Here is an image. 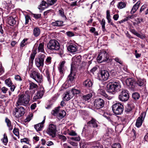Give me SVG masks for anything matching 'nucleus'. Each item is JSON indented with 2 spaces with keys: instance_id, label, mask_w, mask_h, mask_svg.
I'll list each match as a JSON object with an SVG mask.
<instances>
[{
  "instance_id": "obj_61",
  "label": "nucleus",
  "mask_w": 148,
  "mask_h": 148,
  "mask_svg": "<svg viewBox=\"0 0 148 148\" xmlns=\"http://www.w3.org/2000/svg\"><path fill=\"white\" fill-rule=\"evenodd\" d=\"M34 17L36 19H38L40 18L41 16V14H33Z\"/></svg>"
},
{
  "instance_id": "obj_46",
  "label": "nucleus",
  "mask_w": 148,
  "mask_h": 148,
  "mask_svg": "<svg viewBox=\"0 0 148 148\" xmlns=\"http://www.w3.org/2000/svg\"><path fill=\"white\" fill-rule=\"evenodd\" d=\"M51 57H48L45 61V63L46 64H49L51 62Z\"/></svg>"
},
{
  "instance_id": "obj_37",
  "label": "nucleus",
  "mask_w": 148,
  "mask_h": 148,
  "mask_svg": "<svg viewBox=\"0 0 148 148\" xmlns=\"http://www.w3.org/2000/svg\"><path fill=\"white\" fill-rule=\"evenodd\" d=\"M132 110V108L131 105L127 104L126 107L125 109V112L126 113H128L129 112H130Z\"/></svg>"
},
{
  "instance_id": "obj_38",
  "label": "nucleus",
  "mask_w": 148,
  "mask_h": 148,
  "mask_svg": "<svg viewBox=\"0 0 148 148\" xmlns=\"http://www.w3.org/2000/svg\"><path fill=\"white\" fill-rule=\"evenodd\" d=\"M60 108V107L56 108L54 110L52 111L51 114L54 115H56L58 113Z\"/></svg>"
},
{
  "instance_id": "obj_41",
  "label": "nucleus",
  "mask_w": 148,
  "mask_h": 148,
  "mask_svg": "<svg viewBox=\"0 0 148 148\" xmlns=\"http://www.w3.org/2000/svg\"><path fill=\"white\" fill-rule=\"evenodd\" d=\"M46 73V76L47 78L48 81L49 82V83L50 84L51 83V79L50 78V75L49 74V73L47 70H46L45 71Z\"/></svg>"
},
{
  "instance_id": "obj_1",
  "label": "nucleus",
  "mask_w": 148,
  "mask_h": 148,
  "mask_svg": "<svg viewBox=\"0 0 148 148\" xmlns=\"http://www.w3.org/2000/svg\"><path fill=\"white\" fill-rule=\"evenodd\" d=\"M31 94V91L29 90L26 91L24 93L19 94L17 97L16 106H27L30 101Z\"/></svg>"
},
{
  "instance_id": "obj_18",
  "label": "nucleus",
  "mask_w": 148,
  "mask_h": 148,
  "mask_svg": "<svg viewBox=\"0 0 148 148\" xmlns=\"http://www.w3.org/2000/svg\"><path fill=\"white\" fill-rule=\"evenodd\" d=\"M17 18L12 16H10L8 18V24L11 26H13L16 23Z\"/></svg>"
},
{
  "instance_id": "obj_21",
  "label": "nucleus",
  "mask_w": 148,
  "mask_h": 148,
  "mask_svg": "<svg viewBox=\"0 0 148 148\" xmlns=\"http://www.w3.org/2000/svg\"><path fill=\"white\" fill-rule=\"evenodd\" d=\"M140 2V1H138L133 7L130 12L132 14H134L138 9Z\"/></svg>"
},
{
  "instance_id": "obj_44",
  "label": "nucleus",
  "mask_w": 148,
  "mask_h": 148,
  "mask_svg": "<svg viewBox=\"0 0 148 148\" xmlns=\"http://www.w3.org/2000/svg\"><path fill=\"white\" fill-rule=\"evenodd\" d=\"M28 39L27 38H25L21 42L20 44V46L21 47H23L25 45H26L27 44L26 43V42Z\"/></svg>"
},
{
  "instance_id": "obj_43",
  "label": "nucleus",
  "mask_w": 148,
  "mask_h": 148,
  "mask_svg": "<svg viewBox=\"0 0 148 148\" xmlns=\"http://www.w3.org/2000/svg\"><path fill=\"white\" fill-rule=\"evenodd\" d=\"M112 148H121V147L120 143H117L113 144L112 146Z\"/></svg>"
},
{
  "instance_id": "obj_11",
  "label": "nucleus",
  "mask_w": 148,
  "mask_h": 148,
  "mask_svg": "<svg viewBox=\"0 0 148 148\" xmlns=\"http://www.w3.org/2000/svg\"><path fill=\"white\" fill-rule=\"evenodd\" d=\"M45 57V55L42 54L39 58L35 59V64L37 67L39 68L41 66L43 67L44 66V60Z\"/></svg>"
},
{
  "instance_id": "obj_7",
  "label": "nucleus",
  "mask_w": 148,
  "mask_h": 148,
  "mask_svg": "<svg viewBox=\"0 0 148 148\" xmlns=\"http://www.w3.org/2000/svg\"><path fill=\"white\" fill-rule=\"evenodd\" d=\"M47 47L51 50H58L60 48V45L57 41L52 40H50L47 44Z\"/></svg>"
},
{
  "instance_id": "obj_8",
  "label": "nucleus",
  "mask_w": 148,
  "mask_h": 148,
  "mask_svg": "<svg viewBox=\"0 0 148 148\" xmlns=\"http://www.w3.org/2000/svg\"><path fill=\"white\" fill-rule=\"evenodd\" d=\"M109 58L108 54L106 53V51L103 50L99 53L97 59L99 62H101L107 61Z\"/></svg>"
},
{
  "instance_id": "obj_47",
  "label": "nucleus",
  "mask_w": 148,
  "mask_h": 148,
  "mask_svg": "<svg viewBox=\"0 0 148 148\" xmlns=\"http://www.w3.org/2000/svg\"><path fill=\"white\" fill-rule=\"evenodd\" d=\"M13 133L16 136H19V132L18 129L14 128L13 130Z\"/></svg>"
},
{
  "instance_id": "obj_52",
  "label": "nucleus",
  "mask_w": 148,
  "mask_h": 148,
  "mask_svg": "<svg viewBox=\"0 0 148 148\" xmlns=\"http://www.w3.org/2000/svg\"><path fill=\"white\" fill-rule=\"evenodd\" d=\"M67 35L69 37H71L74 36V34L72 32L68 31L66 32Z\"/></svg>"
},
{
  "instance_id": "obj_4",
  "label": "nucleus",
  "mask_w": 148,
  "mask_h": 148,
  "mask_svg": "<svg viewBox=\"0 0 148 148\" xmlns=\"http://www.w3.org/2000/svg\"><path fill=\"white\" fill-rule=\"evenodd\" d=\"M113 113L116 115H120L124 110L123 105L121 103H117L114 104L112 107Z\"/></svg>"
},
{
  "instance_id": "obj_13",
  "label": "nucleus",
  "mask_w": 148,
  "mask_h": 148,
  "mask_svg": "<svg viewBox=\"0 0 148 148\" xmlns=\"http://www.w3.org/2000/svg\"><path fill=\"white\" fill-rule=\"evenodd\" d=\"M45 90L44 88L43 87H41L40 90H38L37 92L35 94L33 98V100L34 101L37 100L41 98L45 93Z\"/></svg>"
},
{
  "instance_id": "obj_28",
  "label": "nucleus",
  "mask_w": 148,
  "mask_h": 148,
  "mask_svg": "<svg viewBox=\"0 0 148 148\" xmlns=\"http://www.w3.org/2000/svg\"><path fill=\"white\" fill-rule=\"evenodd\" d=\"M40 30L39 27H35L33 29V35L35 37H38L40 34Z\"/></svg>"
},
{
  "instance_id": "obj_32",
  "label": "nucleus",
  "mask_w": 148,
  "mask_h": 148,
  "mask_svg": "<svg viewBox=\"0 0 148 148\" xmlns=\"http://www.w3.org/2000/svg\"><path fill=\"white\" fill-rule=\"evenodd\" d=\"M92 97V95L91 93H89L86 95H83L82 96V99L85 101H87L89 100Z\"/></svg>"
},
{
  "instance_id": "obj_42",
  "label": "nucleus",
  "mask_w": 148,
  "mask_h": 148,
  "mask_svg": "<svg viewBox=\"0 0 148 148\" xmlns=\"http://www.w3.org/2000/svg\"><path fill=\"white\" fill-rule=\"evenodd\" d=\"M33 116V115L32 114H30L28 115L26 118L24 120V121L25 123L28 122L32 119Z\"/></svg>"
},
{
  "instance_id": "obj_15",
  "label": "nucleus",
  "mask_w": 148,
  "mask_h": 148,
  "mask_svg": "<svg viewBox=\"0 0 148 148\" xmlns=\"http://www.w3.org/2000/svg\"><path fill=\"white\" fill-rule=\"evenodd\" d=\"M146 114L145 112L142 113L140 116L136 120V126L139 127H140L142 124L144 118L145 117Z\"/></svg>"
},
{
  "instance_id": "obj_22",
  "label": "nucleus",
  "mask_w": 148,
  "mask_h": 148,
  "mask_svg": "<svg viewBox=\"0 0 148 148\" xmlns=\"http://www.w3.org/2000/svg\"><path fill=\"white\" fill-rule=\"evenodd\" d=\"M44 122L45 121L44 120L41 123L34 125V128L37 131H39L42 130L43 127V124Z\"/></svg>"
},
{
  "instance_id": "obj_34",
  "label": "nucleus",
  "mask_w": 148,
  "mask_h": 148,
  "mask_svg": "<svg viewBox=\"0 0 148 148\" xmlns=\"http://www.w3.org/2000/svg\"><path fill=\"white\" fill-rule=\"evenodd\" d=\"M5 121L9 127V130H12L13 129V126L11 125L10 121L8 118H6L5 119Z\"/></svg>"
},
{
  "instance_id": "obj_24",
  "label": "nucleus",
  "mask_w": 148,
  "mask_h": 148,
  "mask_svg": "<svg viewBox=\"0 0 148 148\" xmlns=\"http://www.w3.org/2000/svg\"><path fill=\"white\" fill-rule=\"evenodd\" d=\"M63 21L60 20H58L54 22H53L51 23V25L53 26L60 27L63 25Z\"/></svg>"
},
{
  "instance_id": "obj_64",
  "label": "nucleus",
  "mask_w": 148,
  "mask_h": 148,
  "mask_svg": "<svg viewBox=\"0 0 148 148\" xmlns=\"http://www.w3.org/2000/svg\"><path fill=\"white\" fill-rule=\"evenodd\" d=\"M119 16L118 14H114L113 16V18L115 21H116L118 20L119 18Z\"/></svg>"
},
{
  "instance_id": "obj_5",
  "label": "nucleus",
  "mask_w": 148,
  "mask_h": 148,
  "mask_svg": "<svg viewBox=\"0 0 148 148\" xmlns=\"http://www.w3.org/2000/svg\"><path fill=\"white\" fill-rule=\"evenodd\" d=\"M108 72L104 69H101L97 73V76L99 79L102 81H106L110 77Z\"/></svg>"
},
{
  "instance_id": "obj_55",
  "label": "nucleus",
  "mask_w": 148,
  "mask_h": 148,
  "mask_svg": "<svg viewBox=\"0 0 148 148\" xmlns=\"http://www.w3.org/2000/svg\"><path fill=\"white\" fill-rule=\"evenodd\" d=\"M59 138L60 139H61L64 141H65L66 140V137L63 135H60L59 136Z\"/></svg>"
},
{
  "instance_id": "obj_6",
  "label": "nucleus",
  "mask_w": 148,
  "mask_h": 148,
  "mask_svg": "<svg viewBox=\"0 0 148 148\" xmlns=\"http://www.w3.org/2000/svg\"><path fill=\"white\" fill-rule=\"evenodd\" d=\"M31 77L34 79L39 84H40L43 82V77L39 72L36 71H32L30 75Z\"/></svg>"
},
{
  "instance_id": "obj_23",
  "label": "nucleus",
  "mask_w": 148,
  "mask_h": 148,
  "mask_svg": "<svg viewBox=\"0 0 148 148\" xmlns=\"http://www.w3.org/2000/svg\"><path fill=\"white\" fill-rule=\"evenodd\" d=\"M73 97V95L70 91V92H67L65 94L64 96V98L67 101H69Z\"/></svg>"
},
{
  "instance_id": "obj_35",
  "label": "nucleus",
  "mask_w": 148,
  "mask_h": 148,
  "mask_svg": "<svg viewBox=\"0 0 148 148\" xmlns=\"http://www.w3.org/2000/svg\"><path fill=\"white\" fill-rule=\"evenodd\" d=\"M71 92L72 93V94L73 95V96L75 94L77 95L79 94L81 92L80 90L74 88H72L71 90Z\"/></svg>"
},
{
  "instance_id": "obj_29",
  "label": "nucleus",
  "mask_w": 148,
  "mask_h": 148,
  "mask_svg": "<svg viewBox=\"0 0 148 148\" xmlns=\"http://www.w3.org/2000/svg\"><path fill=\"white\" fill-rule=\"evenodd\" d=\"M38 87V86L37 84H36L34 82L29 81V89L33 90L37 89Z\"/></svg>"
},
{
  "instance_id": "obj_30",
  "label": "nucleus",
  "mask_w": 148,
  "mask_h": 148,
  "mask_svg": "<svg viewBox=\"0 0 148 148\" xmlns=\"http://www.w3.org/2000/svg\"><path fill=\"white\" fill-rule=\"evenodd\" d=\"M127 4L126 2H119L117 5V7L119 8L120 9L126 7Z\"/></svg>"
},
{
  "instance_id": "obj_33",
  "label": "nucleus",
  "mask_w": 148,
  "mask_h": 148,
  "mask_svg": "<svg viewBox=\"0 0 148 148\" xmlns=\"http://www.w3.org/2000/svg\"><path fill=\"white\" fill-rule=\"evenodd\" d=\"M59 14L62 18H64L65 19H66V17L65 14L64 10L62 8H61L59 10Z\"/></svg>"
},
{
  "instance_id": "obj_49",
  "label": "nucleus",
  "mask_w": 148,
  "mask_h": 148,
  "mask_svg": "<svg viewBox=\"0 0 148 148\" xmlns=\"http://www.w3.org/2000/svg\"><path fill=\"white\" fill-rule=\"evenodd\" d=\"M136 16L135 14H132L131 15H129L125 18V20L127 21L130 19H132L134 18V17H136Z\"/></svg>"
},
{
  "instance_id": "obj_54",
  "label": "nucleus",
  "mask_w": 148,
  "mask_h": 148,
  "mask_svg": "<svg viewBox=\"0 0 148 148\" xmlns=\"http://www.w3.org/2000/svg\"><path fill=\"white\" fill-rule=\"evenodd\" d=\"M91 148H103L101 145L98 144L96 146H93Z\"/></svg>"
},
{
  "instance_id": "obj_27",
  "label": "nucleus",
  "mask_w": 148,
  "mask_h": 148,
  "mask_svg": "<svg viewBox=\"0 0 148 148\" xmlns=\"http://www.w3.org/2000/svg\"><path fill=\"white\" fill-rule=\"evenodd\" d=\"M44 42H42L40 43L38 47V52L44 53L45 52L44 49Z\"/></svg>"
},
{
  "instance_id": "obj_17",
  "label": "nucleus",
  "mask_w": 148,
  "mask_h": 148,
  "mask_svg": "<svg viewBox=\"0 0 148 148\" xmlns=\"http://www.w3.org/2000/svg\"><path fill=\"white\" fill-rule=\"evenodd\" d=\"M93 84L92 81L88 79L85 80L83 83V86L86 88L91 87L92 86Z\"/></svg>"
},
{
  "instance_id": "obj_60",
  "label": "nucleus",
  "mask_w": 148,
  "mask_h": 148,
  "mask_svg": "<svg viewBox=\"0 0 148 148\" xmlns=\"http://www.w3.org/2000/svg\"><path fill=\"white\" fill-rule=\"evenodd\" d=\"M30 19L28 15L25 16V24H27L29 22V20Z\"/></svg>"
},
{
  "instance_id": "obj_26",
  "label": "nucleus",
  "mask_w": 148,
  "mask_h": 148,
  "mask_svg": "<svg viewBox=\"0 0 148 148\" xmlns=\"http://www.w3.org/2000/svg\"><path fill=\"white\" fill-rule=\"evenodd\" d=\"M66 112L64 110H61L57 116V118L59 120L63 118L66 115Z\"/></svg>"
},
{
  "instance_id": "obj_53",
  "label": "nucleus",
  "mask_w": 148,
  "mask_h": 148,
  "mask_svg": "<svg viewBox=\"0 0 148 148\" xmlns=\"http://www.w3.org/2000/svg\"><path fill=\"white\" fill-rule=\"evenodd\" d=\"M104 117L108 120V121H110L111 123L113 122L112 118L111 116H105Z\"/></svg>"
},
{
  "instance_id": "obj_62",
  "label": "nucleus",
  "mask_w": 148,
  "mask_h": 148,
  "mask_svg": "<svg viewBox=\"0 0 148 148\" xmlns=\"http://www.w3.org/2000/svg\"><path fill=\"white\" fill-rule=\"evenodd\" d=\"M59 50V53L60 54V56L61 57H62V56L63 55V53H64V51L63 49H59L58 50Z\"/></svg>"
},
{
  "instance_id": "obj_58",
  "label": "nucleus",
  "mask_w": 148,
  "mask_h": 148,
  "mask_svg": "<svg viewBox=\"0 0 148 148\" xmlns=\"http://www.w3.org/2000/svg\"><path fill=\"white\" fill-rule=\"evenodd\" d=\"M69 134L71 136H75L77 135V133L74 131H71L69 133Z\"/></svg>"
},
{
  "instance_id": "obj_63",
  "label": "nucleus",
  "mask_w": 148,
  "mask_h": 148,
  "mask_svg": "<svg viewBox=\"0 0 148 148\" xmlns=\"http://www.w3.org/2000/svg\"><path fill=\"white\" fill-rule=\"evenodd\" d=\"M65 63V61H62L60 64L59 67L63 68V67L64 66V64Z\"/></svg>"
},
{
  "instance_id": "obj_12",
  "label": "nucleus",
  "mask_w": 148,
  "mask_h": 148,
  "mask_svg": "<svg viewBox=\"0 0 148 148\" xmlns=\"http://www.w3.org/2000/svg\"><path fill=\"white\" fill-rule=\"evenodd\" d=\"M25 109L22 106H20L15 109L14 116L17 118H19L23 116L25 113Z\"/></svg>"
},
{
  "instance_id": "obj_25",
  "label": "nucleus",
  "mask_w": 148,
  "mask_h": 148,
  "mask_svg": "<svg viewBox=\"0 0 148 148\" xmlns=\"http://www.w3.org/2000/svg\"><path fill=\"white\" fill-rule=\"evenodd\" d=\"M75 75V73L73 72L72 68L71 67L70 73L68 77V79L71 82H72L74 79V76Z\"/></svg>"
},
{
  "instance_id": "obj_48",
  "label": "nucleus",
  "mask_w": 148,
  "mask_h": 148,
  "mask_svg": "<svg viewBox=\"0 0 148 148\" xmlns=\"http://www.w3.org/2000/svg\"><path fill=\"white\" fill-rule=\"evenodd\" d=\"M75 60H74L76 62V63L79 64L81 61V57L79 56L75 57Z\"/></svg>"
},
{
  "instance_id": "obj_20",
  "label": "nucleus",
  "mask_w": 148,
  "mask_h": 148,
  "mask_svg": "<svg viewBox=\"0 0 148 148\" xmlns=\"http://www.w3.org/2000/svg\"><path fill=\"white\" fill-rule=\"evenodd\" d=\"M98 92L100 94L105 97L106 98L109 100L112 99V97L109 96L106 93L105 91L102 89H99L98 91Z\"/></svg>"
},
{
  "instance_id": "obj_19",
  "label": "nucleus",
  "mask_w": 148,
  "mask_h": 148,
  "mask_svg": "<svg viewBox=\"0 0 148 148\" xmlns=\"http://www.w3.org/2000/svg\"><path fill=\"white\" fill-rule=\"evenodd\" d=\"M77 49V47L75 45H69L67 47L68 50L71 53L76 52Z\"/></svg>"
},
{
  "instance_id": "obj_2",
  "label": "nucleus",
  "mask_w": 148,
  "mask_h": 148,
  "mask_svg": "<svg viewBox=\"0 0 148 148\" xmlns=\"http://www.w3.org/2000/svg\"><path fill=\"white\" fill-rule=\"evenodd\" d=\"M107 87L108 92L114 94L120 90L121 86L119 81L114 80L110 82L107 85Z\"/></svg>"
},
{
  "instance_id": "obj_10",
  "label": "nucleus",
  "mask_w": 148,
  "mask_h": 148,
  "mask_svg": "<svg viewBox=\"0 0 148 148\" xmlns=\"http://www.w3.org/2000/svg\"><path fill=\"white\" fill-rule=\"evenodd\" d=\"M57 131L56 126L53 124H51L47 130V132L50 136L54 138L56 136Z\"/></svg>"
},
{
  "instance_id": "obj_50",
  "label": "nucleus",
  "mask_w": 148,
  "mask_h": 148,
  "mask_svg": "<svg viewBox=\"0 0 148 148\" xmlns=\"http://www.w3.org/2000/svg\"><path fill=\"white\" fill-rule=\"evenodd\" d=\"M57 0H47V2L49 5H52L55 3Z\"/></svg>"
},
{
  "instance_id": "obj_56",
  "label": "nucleus",
  "mask_w": 148,
  "mask_h": 148,
  "mask_svg": "<svg viewBox=\"0 0 148 148\" xmlns=\"http://www.w3.org/2000/svg\"><path fill=\"white\" fill-rule=\"evenodd\" d=\"M71 139L73 140L78 141L80 140V138L79 136H78L77 137H72L71 138Z\"/></svg>"
},
{
  "instance_id": "obj_57",
  "label": "nucleus",
  "mask_w": 148,
  "mask_h": 148,
  "mask_svg": "<svg viewBox=\"0 0 148 148\" xmlns=\"http://www.w3.org/2000/svg\"><path fill=\"white\" fill-rule=\"evenodd\" d=\"M114 60L115 61L121 64H122V61L121 60L118 58H115L114 59Z\"/></svg>"
},
{
  "instance_id": "obj_31",
  "label": "nucleus",
  "mask_w": 148,
  "mask_h": 148,
  "mask_svg": "<svg viewBox=\"0 0 148 148\" xmlns=\"http://www.w3.org/2000/svg\"><path fill=\"white\" fill-rule=\"evenodd\" d=\"M48 3L45 1H42L39 6V9L43 10L47 7Z\"/></svg>"
},
{
  "instance_id": "obj_51",
  "label": "nucleus",
  "mask_w": 148,
  "mask_h": 148,
  "mask_svg": "<svg viewBox=\"0 0 148 148\" xmlns=\"http://www.w3.org/2000/svg\"><path fill=\"white\" fill-rule=\"evenodd\" d=\"M21 143H25L27 144H29V140L27 138H24L22 139L21 140Z\"/></svg>"
},
{
  "instance_id": "obj_40",
  "label": "nucleus",
  "mask_w": 148,
  "mask_h": 148,
  "mask_svg": "<svg viewBox=\"0 0 148 148\" xmlns=\"http://www.w3.org/2000/svg\"><path fill=\"white\" fill-rule=\"evenodd\" d=\"M5 83L9 87H10L12 84V82L10 78L6 79L5 81Z\"/></svg>"
},
{
  "instance_id": "obj_9",
  "label": "nucleus",
  "mask_w": 148,
  "mask_h": 148,
  "mask_svg": "<svg viewBox=\"0 0 148 148\" xmlns=\"http://www.w3.org/2000/svg\"><path fill=\"white\" fill-rule=\"evenodd\" d=\"M129 98V92L126 90H123L119 96V99L122 102L127 101Z\"/></svg>"
},
{
  "instance_id": "obj_3",
  "label": "nucleus",
  "mask_w": 148,
  "mask_h": 148,
  "mask_svg": "<svg viewBox=\"0 0 148 148\" xmlns=\"http://www.w3.org/2000/svg\"><path fill=\"white\" fill-rule=\"evenodd\" d=\"M144 80L139 79L136 82L134 79L131 78H127L126 80L127 85L128 86L129 88L133 91L136 89L137 84L141 86L144 84Z\"/></svg>"
},
{
  "instance_id": "obj_36",
  "label": "nucleus",
  "mask_w": 148,
  "mask_h": 148,
  "mask_svg": "<svg viewBox=\"0 0 148 148\" xmlns=\"http://www.w3.org/2000/svg\"><path fill=\"white\" fill-rule=\"evenodd\" d=\"M3 136V138L1 139V140L4 144L6 145L8 142V138L6 134H4Z\"/></svg>"
},
{
  "instance_id": "obj_16",
  "label": "nucleus",
  "mask_w": 148,
  "mask_h": 148,
  "mask_svg": "<svg viewBox=\"0 0 148 148\" xmlns=\"http://www.w3.org/2000/svg\"><path fill=\"white\" fill-rule=\"evenodd\" d=\"M87 125L88 126L93 127H97L98 126L97 121L95 119L92 118L90 121L88 122Z\"/></svg>"
},
{
  "instance_id": "obj_45",
  "label": "nucleus",
  "mask_w": 148,
  "mask_h": 148,
  "mask_svg": "<svg viewBox=\"0 0 148 148\" xmlns=\"http://www.w3.org/2000/svg\"><path fill=\"white\" fill-rule=\"evenodd\" d=\"M101 25L102 28L103 30L104 31L105 29V21L104 19H102V21L101 22Z\"/></svg>"
},
{
  "instance_id": "obj_39",
  "label": "nucleus",
  "mask_w": 148,
  "mask_h": 148,
  "mask_svg": "<svg viewBox=\"0 0 148 148\" xmlns=\"http://www.w3.org/2000/svg\"><path fill=\"white\" fill-rule=\"evenodd\" d=\"M132 97L134 100H137L140 97V95L137 92H134L132 94Z\"/></svg>"
},
{
  "instance_id": "obj_59",
  "label": "nucleus",
  "mask_w": 148,
  "mask_h": 148,
  "mask_svg": "<svg viewBox=\"0 0 148 148\" xmlns=\"http://www.w3.org/2000/svg\"><path fill=\"white\" fill-rule=\"evenodd\" d=\"M2 92L4 93H5L8 90V89L5 87H2L1 88Z\"/></svg>"
},
{
  "instance_id": "obj_14",
  "label": "nucleus",
  "mask_w": 148,
  "mask_h": 148,
  "mask_svg": "<svg viewBox=\"0 0 148 148\" xmlns=\"http://www.w3.org/2000/svg\"><path fill=\"white\" fill-rule=\"evenodd\" d=\"M105 104L104 101L101 98H99L95 100L94 102V106L97 109L102 108Z\"/></svg>"
}]
</instances>
